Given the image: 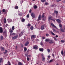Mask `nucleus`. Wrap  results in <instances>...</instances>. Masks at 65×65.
<instances>
[{
    "instance_id": "nucleus-1",
    "label": "nucleus",
    "mask_w": 65,
    "mask_h": 65,
    "mask_svg": "<svg viewBox=\"0 0 65 65\" xmlns=\"http://www.w3.org/2000/svg\"><path fill=\"white\" fill-rule=\"evenodd\" d=\"M24 31H22L21 32H20L19 34V37H21L23 35V34H24Z\"/></svg>"
},
{
    "instance_id": "nucleus-2",
    "label": "nucleus",
    "mask_w": 65,
    "mask_h": 65,
    "mask_svg": "<svg viewBox=\"0 0 65 65\" xmlns=\"http://www.w3.org/2000/svg\"><path fill=\"white\" fill-rule=\"evenodd\" d=\"M36 37V35H32L31 37V40H32V39H33V38H35Z\"/></svg>"
},
{
    "instance_id": "nucleus-3",
    "label": "nucleus",
    "mask_w": 65,
    "mask_h": 65,
    "mask_svg": "<svg viewBox=\"0 0 65 65\" xmlns=\"http://www.w3.org/2000/svg\"><path fill=\"white\" fill-rule=\"evenodd\" d=\"M42 60L43 61H44L45 60V58L43 56V54H42Z\"/></svg>"
},
{
    "instance_id": "nucleus-4",
    "label": "nucleus",
    "mask_w": 65,
    "mask_h": 65,
    "mask_svg": "<svg viewBox=\"0 0 65 65\" xmlns=\"http://www.w3.org/2000/svg\"><path fill=\"white\" fill-rule=\"evenodd\" d=\"M18 35H17L15 36H14L12 37V39H13V40L16 39L18 38Z\"/></svg>"
},
{
    "instance_id": "nucleus-5",
    "label": "nucleus",
    "mask_w": 65,
    "mask_h": 65,
    "mask_svg": "<svg viewBox=\"0 0 65 65\" xmlns=\"http://www.w3.org/2000/svg\"><path fill=\"white\" fill-rule=\"evenodd\" d=\"M31 16L33 18H34L35 17V14L33 12H32L31 14Z\"/></svg>"
},
{
    "instance_id": "nucleus-6",
    "label": "nucleus",
    "mask_w": 65,
    "mask_h": 65,
    "mask_svg": "<svg viewBox=\"0 0 65 65\" xmlns=\"http://www.w3.org/2000/svg\"><path fill=\"white\" fill-rule=\"evenodd\" d=\"M38 47V46L37 45H36L34 46L33 47V48L34 50H37Z\"/></svg>"
},
{
    "instance_id": "nucleus-7",
    "label": "nucleus",
    "mask_w": 65,
    "mask_h": 65,
    "mask_svg": "<svg viewBox=\"0 0 65 65\" xmlns=\"http://www.w3.org/2000/svg\"><path fill=\"white\" fill-rule=\"evenodd\" d=\"M7 32L6 31H4L3 32V34L5 36V37H7Z\"/></svg>"
},
{
    "instance_id": "nucleus-8",
    "label": "nucleus",
    "mask_w": 65,
    "mask_h": 65,
    "mask_svg": "<svg viewBox=\"0 0 65 65\" xmlns=\"http://www.w3.org/2000/svg\"><path fill=\"white\" fill-rule=\"evenodd\" d=\"M3 28L2 27H0V33H3Z\"/></svg>"
},
{
    "instance_id": "nucleus-9",
    "label": "nucleus",
    "mask_w": 65,
    "mask_h": 65,
    "mask_svg": "<svg viewBox=\"0 0 65 65\" xmlns=\"http://www.w3.org/2000/svg\"><path fill=\"white\" fill-rule=\"evenodd\" d=\"M29 44V42L28 41H27L26 43H25V44H24V46H28V45Z\"/></svg>"
},
{
    "instance_id": "nucleus-10",
    "label": "nucleus",
    "mask_w": 65,
    "mask_h": 65,
    "mask_svg": "<svg viewBox=\"0 0 65 65\" xmlns=\"http://www.w3.org/2000/svg\"><path fill=\"white\" fill-rule=\"evenodd\" d=\"M41 15L40 14L39 16L38 19L37 20V21H39L41 20Z\"/></svg>"
},
{
    "instance_id": "nucleus-11",
    "label": "nucleus",
    "mask_w": 65,
    "mask_h": 65,
    "mask_svg": "<svg viewBox=\"0 0 65 65\" xmlns=\"http://www.w3.org/2000/svg\"><path fill=\"white\" fill-rule=\"evenodd\" d=\"M61 54L62 55V56H63L64 55H65V50L64 51L63 53V50H62L61 52Z\"/></svg>"
},
{
    "instance_id": "nucleus-12",
    "label": "nucleus",
    "mask_w": 65,
    "mask_h": 65,
    "mask_svg": "<svg viewBox=\"0 0 65 65\" xmlns=\"http://www.w3.org/2000/svg\"><path fill=\"white\" fill-rule=\"evenodd\" d=\"M56 20V22H57L59 23H61V20L59 19H57Z\"/></svg>"
},
{
    "instance_id": "nucleus-13",
    "label": "nucleus",
    "mask_w": 65,
    "mask_h": 65,
    "mask_svg": "<svg viewBox=\"0 0 65 65\" xmlns=\"http://www.w3.org/2000/svg\"><path fill=\"white\" fill-rule=\"evenodd\" d=\"M54 42V41L53 40H51L49 41V43H51V44H52V43H53Z\"/></svg>"
},
{
    "instance_id": "nucleus-14",
    "label": "nucleus",
    "mask_w": 65,
    "mask_h": 65,
    "mask_svg": "<svg viewBox=\"0 0 65 65\" xmlns=\"http://www.w3.org/2000/svg\"><path fill=\"white\" fill-rule=\"evenodd\" d=\"M41 30H43L44 29V25H42L41 27Z\"/></svg>"
},
{
    "instance_id": "nucleus-15",
    "label": "nucleus",
    "mask_w": 65,
    "mask_h": 65,
    "mask_svg": "<svg viewBox=\"0 0 65 65\" xmlns=\"http://www.w3.org/2000/svg\"><path fill=\"white\" fill-rule=\"evenodd\" d=\"M0 48L1 51H4V48L2 46L0 47Z\"/></svg>"
},
{
    "instance_id": "nucleus-16",
    "label": "nucleus",
    "mask_w": 65,
    "mask_h": 65,
    "mask_svg": "<svg viewBox=\"0 0 65 65\" xmlns=\"http://www.w3.org/2000/svg\"><path fill=\"white\" fill-rule=\"evenodd\" d=\"M18 65H24V64L22 62H19L18 63Z\"/></svg>"
},
{
    "instance_id": "nucleus-17",
    "label": "nucleus",
    "mask_w": 65,
    "mask_h": 65,
    "mask_svg": "<svg viewBox=\"0 0 65 65\" xmlns=\"http://www.w3.org/2000/svg\"><path fill=\"white\" fill-rule=\"evenodd\" d=\"M39 50L40 52H43L44 51L43 48H39Z\"/></svg>"
},
{
    "instance_id": "nucleus-18",
    "label": "nucleus",
    "mask_w": 65,
    "mask_h": 65,
    "mask_svg": "<svg viewBox=\"0 0 65 65\" xmlns=\"http://www.w3.org/2000/svg\"><path fill=\"white\" fill-rule=\"evenodd\" d=\"M5 52H4L3 53L4 54V55H5L7 53V52H8V51L7 50H5Z\"/></svg>"
},
{
    "instance_id": "nucleus-19",
    "label": "nucleus",
    "mask_w": 65,
    "mask_h": 65,
    "mask_svg": "<svg viewBox=\"0 0 65 65\" xmlns=\"http://www.w3.org/2000/svg\"><path fill=\"white\" fill-rule=\"evenodd\" d=\"M4 22L5 24L6 23L7 21H6V18H4Z\"/></svg>"
},
{
    "instance_id": "nucleus-20",
    "label": "nucleus",
    "mask_w": 65,
    "mask_h": 65,
    "mask_svg": "<svg viewBox=\"0 0 65 65\" xmlns=\"http://www.w3.org/2000/svg\"><path fill=\"white\" fill-rule=\"evenodd\" d=\"M51 25H52V27H54L55 28H57V27L55 26L54 24H53V23H52L51 24Z\"/></svg>"
},
{
    "instance_id": "nucleus-21",
    "label": "nucleus",
    "mask_w": 65,
    "mask_h": 65,
    "mask_svg": "<svg viewBox=\"0 0 65 65\" xmlns=\"http://www.w3.org/2000/svg\"><path fill=\"white\" fill-rule=\"evenodd\" d=\"M59 26L60 29H62V25L60 24H59Z\"/></svg>"
},
{
    "instance_id": "nucleus-22",
    "label": "nucleus",
    "mask_w": 65,
    "mask_h": 65,
    "mask_svg": "<svg viewBox=\"0 0 65 65\" xmlns=\"http://www.w3.org/2000/svg\"><path fill=\"white\" fill-rule=\"evenodd\" d=\"M52 16H51V17H50L48 18V20L49 21H50V20H51V19H52Z\"/></svg>"
},
{
    "instance_id": "nucleus-23",
    "label": "nucleus",
    "mask_w": 65,
    "mask_h": 65,
    "mask_svg": "<svg viewBox=\"0 0 65 65\" xmlns=\"http://www.w3.org/2000/svg\"><path fill=\"white\" fill-rule=\"evenodd\" d=\"M3 60V58H0V64H1L2 62V60Z\"/></svg>"
},
{
    "instance_id": "nucleus-24",
    "label": "nucleus",
    "mask_w": 65,
    "mask_h": 65,
    "mask_svg": "<svg viewBox=\"0 0 65 65\" xmlns=\"http://www.w3.org/2000/svg\"><path fill=\"white\" fill-rule=\"evenodd\" d=\"M60 31H61V32H65V31H64V29H60Z\"/></svg>"
},
{
    "instance_id": "nucleus-25",
    "label": "nucleus",
    "mask_w": 65,
    "mask_h": 65,
    "mask_svg": "<svg viewBox=\"0 0 65 65\" xmlns=\"http://www.w3.org/2000/svg\"><path fill=\"white\" fill-rule=\"evenodd\" d=\"M30 30H33L34 29V27L32 26H31L30 28Z\"/></svg>"
},
{
    "instance_id": "nucleus-26",
    "label": "nucleus",
    "mask_w": 65,
    "mask_h": 65,
    "mask_svg": "<svg viewBox=\"0 0 65 65\" xmlns=\"http://www.w3.org/2000/svg\"><path fill=\"white\" fill-rule=\"evenodd\" d=\"M9 31L10 32V33H12L13 32V30H12L11 28L10 29Z\"/></svg>"
},
{
    "instance_id": "nucleus-27",
    "label": "nucleus",
    "mask_w": 65,
    "mask_h": 65,
    "mask_svg": "<svg viewBox=\"0 0 65 65\" xmlns=\"http://www.w3.org/2000/svg\"><path fill=\"white\" fill-rule=\"evenodd\" d=\"M54 12L55 13H56V14H57L58 13V12L57 11H56V10L54 11Z\"/></svg>"
},
{
    "instance_id": "nucleus-28",
    "label": "nucleus",
    "mask_w": 65,
    "mask_h": 65,
    "mask_svg": "<svg viewBox=\"0 0 65 65\" xmlns=\"http://www.w3.org/2000/svg\"><path fill=\"white\" fill-rule=\"evenodd\" d=\"M26 20V19H23V18H22V20H21V21L22 22H25V20Z\"/></svg>"
},
{
    "instance_id": "nucleus-29",
    "label": "nucleus",
    "mask_w": 65,
    "mask_h": 65,
    "mask_svg": "<svg viewBox=\"0 0 65 65\" xmlns=\"http://www.w3.org/2000/svg\"><path fill=\"white\" fill-rule=\"evenodd\" d=\"M50 32L51 33V34L52 35H54L55 36V34H54L53 32L52 31H50Z\"/></svg>"
},
{
    "instance_id": "nucleus-30",
    "label": "nucleus",
    "mask_w": 65,
    "mask_h": 65,
    "mask_svg": "<svg viewBox=\"0 0 65 65\" xmlns=\"http://www.w3.org/2000/svg\"><path fill=\"white\" fill-rule=\"evenodd\" d=\"M34 9H36L37 8V6L35 5V6H34Z\"/></svg>"
},
{
    "instance_id": "nucleus-31",
    "label": "nucleus",
    "mask_w": 65,
    "mask_h": 65,
    "mask_svg": "<svg viewBox=\"0 0 65 65\" xmlns=\"http://www.w3.org/2000/svg\"><path fill=\"white\" fill-rule=\"evenodd\" d=\"M50 41V39H47L45 40V41L46 42H48Z\"/></svg>"
},
{
    "instance_id": "nucleus-32",
    "label": "nucleus",
    "mask_w": 65,
    "mask_h": 65,
    "mask_svg": "<svg viewBox=\"0 0 65 65\" xmlns=\"http://www.w3.org/2000/svg\"><path fill=\"white\" fill-rule=\"evenodd\" d=\"M3 37L2 36H1V40H3Z\"/></svg>"
},
{
    "instance_id": "nucleus-33",
    "label": "nucleus",
    "mask_w": 65,
    "mask_h": 65,
    "mask_svg": "<svg viewBox=\"0 0 65 65\" xmlns=\"http://www.w3.org/2000/svg\"><path fill=\"white\" fill-rule=\"evenodd\" d=\"M7 64H8V65H11V63H10V62L9 61H8Z\"/></svg>"
},
{
    "instance_id": "nucleus-34",
    "label": "nucleus",
    "mask_w": 65,
    "mask_h": 65,
    "mask_svg": "<svg viewBox=\"0 0 65 65\" xmlns=\"http://www.w3.org/2000/svg\"><path fill=\"white\" fill-rule=\"evenodd\" d=\"M41 1L43 3H44L46 2V0H41Z\"/></svg>"
},
{
    "instance_id": "nucleus-35",
    "label": "nucleus",
    "mask_w": 65,
    "mask_h": 65,
    "mask_svg": "<svg viewBox=\"0 0 65 65\" xmlns=\"http://www.w3.org/2000/svg\"><path fill=\"white\" fill-rule=\"evenodd\" d=\"M24 51H27V48L26 47H24Z\"/></svg>"
},
{
    "instance_id": "nucleus-36",
    "label": "nucleus",
    "mask_w": 65,
    "mask_h": 65,
    "mask_svg": "<svg viewBox=\"0 0 65 65\" xmlns=\"http://www.w3.org/2000/svg\"><path fill=\"white\" fill-rule=\"evenodd\" d=\"M12 30H14V26H13L12 27Z\"/></svg>"
},
{
    "instance_id": "nucleus-37",
    "label": "nucleus",
    "mask_w": 65,
    "mask_h": 65,
    "mask_svg": "<svg viewBox=\"0 0 65 65\" xmlns=\"http://www.w3.org/2000/svg\"><path fill=\"white\" fill-rule=\"evenodd\" d=\"M15 9H18V8H19V7H18V6H16L15 7Z\"/></svg>"
},
{
    "instance_id": "nucleus-38",
    "label": "nucleus",
    "mask_w": 65,
    "mask_h": 65,
    "mask_svg": "<svg viewBox=\"0 0 65 65\" xmlns=\"http://www.w3.org/2000/svg\"><path fill=\"white\" fill-rule=\"evenodd\" d=\"M54 59H52L50 60L49 63H51V62H54Z\"/></svg>"
},
{
    "instance_id": "nucleus-39",
    "label": "nucleus",
    "mask_w": 65,
    "mask_h": 65,
    "mask_svg": "<svg viewBox=\"0 0 65 65\" xmlns=\"http://www.w3.org/2000/svg\"><path fill=\"white\" fill-rule=\"evenodd\" d=\"M46 17H45L44 18H43V21H45V20H46Z\"/></svg>"
},
{
    "instance_id": "nucleus-40",
    "label": "nucleus",
    "mask_w": 65,
    "mask_h": 65,
    "mask_svg": "<svg viewBox=\"0 0 65 65\" xmlns=\"http://www.w3.org/2000/svg\"><path fill=\"white\" fill-rule=\"evenodd\" d=\"M26 17L27 18H29V14H28L27 15Z\"/></svg>"
},
{
    "instance_id": "nucleus-41",
    "label": "nucleus",
    "mask_w": 65,
    "mask_h": 65,
    "mask_svg": "<svg viewBox=\"0 0 65 65\" xmlns=\"http://www.w3.org/2000/svg\"><path fill=\"white\" fill-rule=\"evenodd\" d=\"M27 61H29L30 60V58H29V57H27Z\"/></svg>"
},
{
    "instance_id": "nucleus-42",
    "label": "nucleus",
    "mask_w": 65,
    "mask_h": 65,
    "mask_svg": "<svg viewBox=\"0 0 65 65\" xmlns=\"http://www.w3.org/2000/svg\"><path fill=\"white\" fill-rule=\"evenodd\" d=\"M28 27H30L31 26V24H28L27 25Z\"/></svg>"
},
{
    "instance_id": "nucleus-43",
    "label": "nucleus",
    "mask_w": 65,
    "mask_h": 65,
    "mask_svg": "<svg viewBox=\"0 0 65 65\" xmlns=\"http://www.w3.org/2000/svg\"><path fill=\"white\" fill-rule=\"evenodd\" d=\"M45 5H48V3L47 2H45Z\"/></svg>"
},
{
    "instance_id": "nucleus-44",
    "label": "nucleus",
    "mask_w": 65,
    "mask_h": 65,
    "mask_svg": "<svg viewBox=\"0 0 65 65\" xmlns=\"http://www.w3.org/2000/svg\"><path fill=\"white\" fill-rule=\"evenodd\" d=\"M46 36H49V34H46Z\"/></svg>"
},
{
    "instance_id": "nucleus-45",
    "label": "nucleus",
    "mask_w": 65,
    "mask_h": 65,
    "mask_svg": "<svg viewBox=\"0 0 65 65\" xmlns=\"http://www.w3.org/2000/svg\"><path fill=\"white\" fill-rule=\"evenodd\" d=\"M54 40H56V41H57V39H56L55 37H54Z\"/></svg>"
},
{
    "instance_id": "nucleus-46",
    "label": "nucleus",
    "mask_w": 65,
    "mask_h": 65,
    "mask_svg": "<svg viewBox=\"0 0 65 65\" xmlns=\"http://www.w3.org/2000/svg\"><path fill=\"white\" fill-rule=\"evenodd\" d=\"M45 37H42V38L43 39H45Z\"/></svg>"
},
{
    "instance_id": "nucleus-47",
    "label": "nucleus",
    "mask_w": 65,
    "mask_h": 65,
    "mask_svg": "<svg viewBox=\"0 0 65 65\" xmlns=\"http://www.w3.org/2000/svg\"><path fill=\"white\" fill-rule=\"evenodd\" d=\"M2 11L3 12H4L5 11V9H3L2 10Z\"/></svg>"
},
{
    "instance_id": "nucleus-48",
    "label": "nucleus",
    "mask_w": 65,
    "mask_h": 65,
    "mask_svg": "<svg viewBox=\"0 0 65 65\" xmlns=\"http://www.w3.org/2000/svg\"><path fill=\"white\" fill-rule=\"evenodd\" d=\"M53 31L54 32H56V30L55 29H53Z\"/></svg>"
},
{
    "instance_id": "nucleus-49",
    "label": "nucleus",
    "mask_w": 65,
    "mask_h": 65,
    "mask_svg": "<svg viewBox=\"0 0 65 65\" xmlns=\"http://www.w3.org/2000/svg\"><path fill=\"white\" fill-rule=\"evenodd\" d=\"M61 42H63V43L64 42H65V41L63 40H61Z\"/></svg>"
},
{
    "instance_id": "nucleus-50",
    "label": "nucleus",
    "mask_w": 65,
    "mask_h": 65,
    "mask_svg": "<svg viewBox=\"0 0 65 65\" xmlns=\"http://www.w3.org/2000/svg\"><path fill=\"white\" fill-rule=\"evenodd\" d=\"M51 20H52V21H53V22H56V21H55V20L53 19H51Z\"/></svg>"
},
{
    "instance_id": "nucleus-51",
    "label": "nucleus",
    "mask_w": 65,
    "mask_h": 65,
    "mask_svg": "<svg viewBox=\"0 0 65 65\" xmlns=\"http://www.w3.org/2000/svg\"><path fill=\"white\" fill-rule=\"evenodd\" d=\"M47 51L48 52V53H50V49H47Z\"/></svg>"
},
{
    "instance_id": "nucleus-52",
    "label": "nucleus",
    "mask_w": 65,
    "mask_h": 65,
    "mask_svg": "<svg viewBox=\"0 0 65 65\" xmlns=\"http://www.w3.org/2000/svg\"><path fill=\"white\" fill-rule=\"evenodd\" d=\"M8 21L9 22H10H10H11L12 21L11 20H9Z\"/></svg>"
},
{
    "instance_id": "nucleus-53",
    "label": "nucleus",
    "mask_w": 65,
    "mask_h": 65,
    "mask_svg": "<svg viewBox=\"0 0 65 65\" xmlns=\"http://www.w3.org/2000/svg\"><path fill=\"white\" fill-rule=\"evenodd\" d=\"M32 11V10H31V9H30L29 11V13H31Z\"/></svg>"
},
{
    "instance_id": "nucleus-54",
    "label": "nucleus",
    "mask_w": 65,
    "mask_h": 65,
    "mask_svg": "<svg viewBox=\"0 0 65 65\" xmlns=\"http://www.w3.org/2000/svg\"><path fill=\"white\" fill-rule=\"evenodd\" d=\"M2 14V12L0 10V15H1V14Z\"/></svg>"
},
{
    "instance_id": "nucleus-55",
    "label": "nucleus",
    "mask_w": 65,
    "mask_h": 65,
    "mask_svg": "<svg viewBox=\"0 0 65 65\" xmlns=\"http://www.w3.org/2000/svg\"><path fill=\"white\" fill-rule=\"evenodd\" d=\"M28 54H25V56H26V57H28Z\"/></svg>"
},
{
    "instance_id": "nucleus-56",
    "label": "nucleus",
    "mask_w": 65,
    "mask_h": 65,
    "mask_svg": "<svg viewBox=\"0 0 65 65\" xmlns=\"http://www.w3.org/2000/svg\"><path fill=\"white\" fill-rule=\"evenodd\" d=\"M40 44H41V45H43V43H42V42H41Z\"/></svg>"
},
{
    "instance_id": "nucleus-57",
    "label": "nucleus",
    "mask_w": 65,
    "mask_h": 65,
    "mask_svg": "<svg viewBox=\"0 0 65 65\" xmlns=\"http://www.w3.org/2000/svg\"><path fill=\"white\" fill-rule=\"evenodd\" d=\"M62 0H57V2H59L60 1H61Z\"/></svg>"
},
{
    "instance_id": "nucleus-58",
    "label": "nucleus",
    "mask_w": 65,
    "mask_h": 65,
    "mask_svg": "<svg viewBox=\"0 0 65 65\" xmlns=\"http://www.w3.org/2000/svg\"><path fill=\"white\" fill-rule=\"evenodd\" d=\"M44 15H42V18H44Z\"/></svg>"
},
{
    "instance_id": "nucleus-59",
    "label": "nucleus",
    "mask_w": 65,
    "mask_h": 65,
    "mask_svg": "<svg viewBox=\"0 0 65 65\" xmlns=\"http://www.w3.org/2000/svg\"><path fill=\"white\" fill-rule=\"evenodd\" d=\"M10 35H13V33H11V34H10Z\"/></svg>"
},
{
    "instance_id": "nucleus-60",
    "label": "nucleus",
    "mask_w": 65,
    "mask_h": 65,
    "mask_svg": "<svg viewBox=\"0 0 65 65\" xmlns=\"http://www.w3.org/2000/svg\"><path fill=\"white\" fill-rule=\"evenodd\" d=\"M51 57V56H50V55H48V58H50Z\"/></svg>"
},
{
    "instance_id": "nucleus-61",
    "label": "nucleus",
    "mask_w": 65,
    "mask_h": 65,
    "mask_svg": "<svg viewBox=\"0 0 65 65\" xmlns=\"http://www.w3.org/2000/svg\"><path fill=\"white\" fill-rule=\"evenodd\" d=\"M15 49H16V50H17V49H18V46H16Z\"/></svg>"
},
{
    "instance_id": "nucleus-62",
    "label": "nucleus",
    "mask_w": 65,
    "mask_h": 65,
    "mask_svg": "<svg viewBox=\"0 0 65 65\" xmlns=\"http://www.w3.org/2000/svg\"><path fill=\"white\" fill-rule=\"evenodd\" d=\"M36 41H39V40L38 39H37Z\"/></svg>"
},
{
    "instance_id": "nucleus-63",
    "label": "nucleus",
    "mask_w": 65,
    "mask_h": 65,
    "mask_svg": "<svg viewBox=\"0 0 65 65\" xmlns=\"http://www.w3.org/2000/svg\"><path fill=\"white\" fill-rule=\"evenodd\" d=\"M13 35H15V33H13Z\"/></svg>"
},
{
    "instance_id": "nucleus-64",
    "label": "nucleus",
    "mask_w": 65,
    "mask_h": 65,
    "mask_svg": "<svg viewBox=\"0 0 65 65\" xmlns=\"http://www.w3.org/2000/svg\"><path fill=\"white\" fill-rule=\"evenodd\" d=\"M54 6V5H53L52 6V7H53Z\"/></svg>"
}]
</instances>
